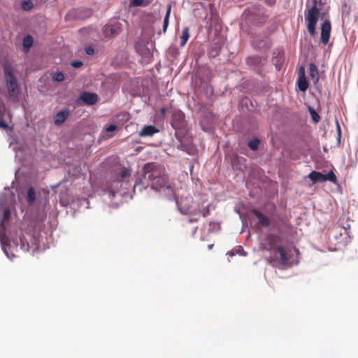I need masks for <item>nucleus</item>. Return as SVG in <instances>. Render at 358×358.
<instances>
[{
  "instance_id": "13",
  "label": "nucleus",
  "mask_w": 358,
  "mask_h": 358,
  "mask_svg": "<svg viewBox=\"0 0 358 358\" xmlns=\"http://www.w3.org/2000/svg\"><path fill=\"white\" fill-rule=\"evenodd\" d=\"M159 129L155 126L148 125L144 127L139 132L140 136H152L155 134L157 133Z\"/></svg>"
},
{
  "instance_id": "33",
  "label": "nucleus",
  "mask_w": 358,
  "mask_h": 358,
  "mask_svg": "<svg viewBox=\"0 0 358 358\" xmlns=\"http://www.w3.org/2000/svg\"><path fill=\"white\" fill-rule=\"evenodd\" d=\"M266 3L269 6H273L275 4L276 0H265Z\"/></svg>"
},
{
  "instance_id": "24",
  "label": "nucleus",
  "mask_w": 358,
  "mask_h": 358,
  "mask_svg": "<svg viewBox=\"0 0 358 358\" xmlns=\"http://www.w3.org/2000/svg\"><path fill=\"white\" fill-rule=\"evenodd\" d=\"M323 176H324V182L327 181V180L333 182H336V176L332 171H330L327 174H323Z\"/></svg>"
},
{
  "instance_id": "20",
  "label": "nucleus",
  "mask_w": 358,
  "mask_h": 358,
  "mask_svg": "<svg viewBox=\"0 0 358 358\" xmlns=\"http://www.w3.org/2000/svg\"><path fill=\"white\" fill-rule=\"evenodd\" d=\"M118 176L122 180H125L127 178H129L131 176V171L129 169L126 167H122L120 169V171L117 173Z\"/></svg>"
},
{
  "instance_id": "26",
  "label": "nucleus",
  "mask_w": 358,
  "mask_h": 358,
  "mask_svg": "<svg viewBox=\"0 0 358 358\" xmlns=\"http://www.w3.org/2000/svg\"><path fill=\"white\" fill-rule=\"evenodd\" d=\"M309 112L311 115L312 120L315 122L317 123L320 120V115L317 114V113L314 109H313L311 108H309Z\"/></svg>"
},
{
  "instance_id": "12",
  "label": "nucleus",
  "mask_w": 358,
  "mask_h": 358,
  "mask_svg": "<svg viewBox=\"0 0 358 358\" xmlns=\"http://www.w3.org/2000/svg\"><path fill=\"white\" fill-rule=\"evenodd\" d=\"M69 115L68 110H63L56 114L54 118V122L56 125L59 126L62 124L67 119Z\"/></svg>"
},
{
  "instance_id": "29",
  "label": "nucleus",
  "mask_w": 358,
  "mask_h": 358,
  "mask_svg": "<svg viewBox=\"0 0 358 358\" xmlns=\"http://www.w3.org/2000/svg\"><path fill=\"white\" fill-rule=\"evenodd\" d=\"M0 128L3 129H6L8 128V124L1 117H0Z\"/></svg>"
},
{
  "instance_id": "5",
  "label": "nucleus",
  "mask_w": 358,
  "mask_h": 358,
  "mask_svg": "<svg viewBox=\"0 0 358 358\" xmlns=\"http://www.w3.org/2000/svg\"><path fill=\"white\" fill-rule=\"evenodd\" d=\"M280 241V238L275 234H269L266 237V243L261 244V249L270 252L275 251L278 247L277 244Z\"/></svg>"
},
{
  "instance_id": "1",
  "label": "nucleus",
  "mask_w": 358,
  "mask_h": 358,
  "mask_svg": "<svg viewBox=\"0 0 358 358\" xmlns=\"http://www.w3.org/2000/svg\"><path fill=\"white\" fill-rule=\"evenodd\" d=\"M138 185H150L151 188L169 200L175 199V185L169 180L164 169L152 163H147L143 167L142 178L136 180L135 187Z\"/></svg>"
},
{
  "instance_id": "35",
  "label": "nucleus",
  "mask_w": 358,
  "mask_h": 358,
  "mask_svg": "<svg viewBox=\"0 0 358 358\" xmlns=\"http://www.w3.org/2000/svg\"><path fill=\"white\" fill-rule=\"evenodd\" d=\"M213 246H214V244H210L208 245V249L211 250L213 248Z\"/></svg>"
},
{
  "instance_id": "28",
  "label": "nucleus",
  "mask_w": 358,
  "mask_h": 358,
  "mask_svg": "<svg viewBox=\"0 0 358 358\" xmlns=\"http://www.w3.org/2000/svg\"><path fill=\"white\" fill-rule=\"evenodd\" d=\"M10 216V211L8 208L3 210V221H8Z\"/></svg>"
},
{
  "instance_id": "14",
  "label": "nucleus",
  "mask_w": 358,
  "mask_h": 358,
  "mask_svg": "<svg viewBox=\"0 0 358 358\" xmlns=\"http://www.w3.org/2000/svg\"><path fill=\"white\" fill-rule=\"evenodd\" d=\"M297 85H298L299 89L301 92H305L308 88V81H307L306 78L305 76V70H304V69H302V75H299V79H298V81H297Z\"/></svg>"
},
{
  "instance_id": "9",
  "label": "nucleus",
  "mask_w": 358,
  "mask_h": 358,
  "mask_svg": "<svg viewBox=\"0 0 358 358\" xmlns=\"http://www.w3.org/2000/svg\"><path fill=\"white\" fill-rule=\"evenodd\" d=\"M80 99L87 105H94L98 101V96L95 93L83 92Z\"/></svg>"
},
{
  "instance_id": "22",
  "label": "nucleus",
  "mask_w": 358,
  "mask_h": 358,
  "mask_svg": "<svg viewBox=\"0 0 358 358\" xmlns=\"http://www.w3.org/2000/svg\"><path fill=\"white\" fill-rule=\"evenodd\" d=\"M150 1L145 0H131L130 3L131 6H146L149 5Z\"/></svg>"
},
{
  "instance_id": "34",
  "label": "nucleus",
  "mask_w": 358,
  "mask_h": 358,
  "mask_svg": "<svg viewBox=\"0 0 358 358\" xmlns=\"http://www.w3.org/2000/svg\"><path fill=\"white\" fill-rule=\"evenodd\" d=\"M85 52L87 55H92L94 52L93 48L92 47H88L85 49Z\"/></svg>"
},
{
  "instance_id": "23",
  "label": "nucleus",
  "mask_w": 358,
  "mask_h": 358,
  "mask_svg": "<svg viewBox=\"0 0 358 358\" xmlns=\"http://www.w3.org/2000/svg\"><path fill=\"white\" fill-rule=\"evenodd\" d=\"M22 8L25 11L31 10L34 7V3L31 0H25L22 2Z\"/></svg>"
},
{
  "instance_id": "27",
  "label": "nucleus",
  "mask_w": 358,
  "mask_h": 358,
  "mask_svg": "<svg viewBox=\"0 0 358 358\" xmlns=\"http://www.w3.org/2000/svg\"><path fill=\"white\" fill-rule=\"evenodd\" d=\"M52 80L57 82H62L64 80V75L60 71L56 72L52 76Z\"/></svg>"
},
{
  "instance_id": "21",
  "label": "nucleus",
  "mask_w": 358,
  "mask_h": 358,
  "mask_svg": "<svg viewBox=\"0 0 358 358\" xmlns=\"http://www.w3.org/2000/svg\"><path fill=\"white\" fill-rule=\"evenodd\" d=\"M33 38L28 35L26 36L23 39V46L24 49L29 50L33 45Z\"/></svg>"
},
{
  "instance_id": "32",
  "label": "nucleus",
  "mask_w": 358,
  "mask_h": 358,
  "mask_svg": "<svg viewBox=\"0 0 358 358\" xmlns=\"http://www.w3.org/2000/svg\"><path fill=\"white\" fill-rule=\"evenodd\" d=\"M191 216L192 217L189 219V222L191 223L197 222L200 218V215H191Z\"/></svg>"
},
{
  "instance_id": "37",
  "label": "nucleus",
  "mask_w": 358,
  "mask_h": 358,
  "mask_svg": "<svg viewBox=\"0 0 358 358\" xmlns=\"http://www.w3.org/2000/svg\"><path fill=\"white\" fill-rule=\"evenodd\" d=\"M161 111L164 114V113H165L166 109L164 108H162Z\"/></svg>"
},
{
  "instance_id": "6",
  "label": "nucleus",
  "mask_w": 358,
  "mask_h": 358,
  "mask_svg": "<svg viewBox=\"0 0 358 358\" xmlns=\"http://www.w3.org/2000/svg\"><path fill=\"white\" fill-rule=\"evenodd\" d=\"M171 124L175 129H185L186 122L184 113L180 110L175 111L172 115Z\"/></svg>"
},
{
  "instance_id": "7",
  "label": "nucleus",
  "mask_w": 358,
  "mask_h": 358,
  "mask_svg": "<svg viewBox=\"0 0 358 358\" xmlns=\"http://www.w3.org/2000/svg\"><path fill=\"white\" fill-rule=\"evenodd\" d=\"M331 31V22L329 20H325L321 27V41L324 45L329 43Z\"/></svg>"
},
{
  "instance_id": "2",
  "label": "nucleus",
  "mask_w": 358,
  "mask_h": 358,
  "mask_svg": "<svg viewBox=\"0 0 358 358\" xmlns=\"http://www.w3.org/2000/svg\"><path fill=\"white\" fill-rule=\"evenodd\" d=\"M307 9L305 11V20L307 24V30L313 37L317 34L316 26L319 18L323 17V15L320 13V8L318 7L317 0H311L307 1Z\"/></svg>"
},
{
  "instance_id": "4",
  "label": "nucleus",
  "mask_w": 358,
  "mask_h": 358,
  "mask_svg": "<svg viewBox=\"0 0 358 358\" xmlns=\"http://www.w3.org/2000/svg\"><path fill=\"white\" fill-rule=\"evenodd\" d=\"M178 210L182 214L196 215L197 208L196 203L194 202L192 196H181L180 199L176 197L175 194V199Z\"/></svg>"
},
{
  "instance_id": "31",
  "label": "nucleus",
  "mask_w": 358,
  "mask_h": 358,
  "mask_svg": "<svg viewBox=\"0 0 358 358\" xmlns=\"http://www.w3.org/2000/svg\"><path fill=\"white\" fill-rule=\"evenodd\" d=\"M117 129V126L115 124H110L108 127H106V130L108 132H112Z\"/></svg>"
},
{
  "instance_id": "40",
  "label": "nucleus",
  "mask_w": 358,
  "mask_h": 358,
  "mask_svg": "<svg viewBox=\"0 0 358 358\" xmlns=\"http://www.w3.org/2000/svg\"><path fill=\"white\" fill-rule=\"evenodd\" d=\"M294 250L298 253L299 250L296 248H294Z\"/></svg>"
},
{
  "instance_id": "30",
  "label": "nucleus",
  "mask_w": 358,
  "mask_h": 358,
  "mask_svg": "<svg viewBox=\"0 0 358 358\" xmlns=\"http://www.w3.org/2000/svg\"><path fill=\"white\" fill-rule=\"evenodd\" d=\"M83 65V62L80 61H73L71 62V66L75 68H79Z\"/></svg>"
},
{
  "instance_id": "3",
  "label": "nucleus",
  "mask_w": 358,
  "mask_h": 358,
  "mask_svg": "<svg viewBox=\"0 0 358 358\" xmlns=\"http://www.w3.org/2000/svg\"><path fill=\"white\" fill-rule=\"evenodd\" d=\"M3 71L8 90V96L13 102L18 101V85L16 78L13 73V67L9 64L3 65Z\"/></svg>"
},
{
  "instance_id": "18",
  "label": "nucleus",
  "mask_w": 358,
  "mask_h": 358,
  "mask_svg": "<svg viewBox=\"0 0 358 358\" xmlns=\"http://www.w3.org/2000/svg\"><path fill=\"white\" fill-rule=\"evenodd\" d=\"M308 177L314 182H324L323 174L320 172L313 171L309 173Z\"/></svg>"
},
{
  "instance_id": "10",
  "label": "nucleus",
  "mask_w": 358,
  "mask_h": 358,
  "mask_svg": "<svg viewBox=\"0 0 358 358\" xmlns=\"http://www.w3.org/2000/svg\"><path fill=\"white\" fill-rule=\"evenodd\" d=\"M252 214L255 215L259 221V222L264 227H269L271 225V222L268 218L263 214L262 212L259 211L257 209H252L251 210Z\"/></svg>"
},
{
  "instance_id": "19",
  "label": "nucleus",
  "mask_w": 358,
  "mask_h": 358,
  "mask_svg": "<svg viewBox=\"0 0 358 358\" xmlns=\"http://www.w3.org/2000/svg\"><path fill=\"white\" fill-rule=\"evenodd\" d=\"M171 10V6L169 5L166 9V15L164 19L163 32L165 33L167 30V27L169 23V17Z\"/></svg>"
},
{
  "instance_id": "8",
  "label": "nucleus",
  "mask_w": 358,
  "mask_h": 358,
  "mask_svg": "<svg viewBox=\"0 0 358 358\" xmlns=\"http://www.w3.org/2000/svg\"><path fill=\"white\" fill-rule=\"evenodd\" d=\"M280 255L279 262L282 266H287L289 264L291 259V255L281 245L276 248V250Z\"/></svg>"
},
{
  "instance_id": "39",
  "label": "nucleus",
  "mask_w": 358,
  "mask_h": 358,
  "mask_svg": "<svg viewBox=\"0 0 358 358\" xmlns=\"http://www.w3.org/2000/svg\"><path fill=\"white\" fill-rule=\"evenodd\" d=\"M4 252H5L6 255V256L9 257L8 254L7 253V252H6V250L5 249H4Z\"/></svg>"
},
{
  "instance_id": "36",
  "label": "nucleus",
  "mask_w": 358,
  "mask_h": 358,
  "mask_svg": "<svg viewBox=\"0 0 358 358\" xmlns=\"http://www.w3.org/2000/svg\"><path fill=\"white\" fill-rule=\"evenodd\" d=\"M302 69H304L303 66H301L299 69V75H302Z\"/></svg>"
},
{
  "instance_id": "11",
  "label": "nucleus",
  "mask_w": 358,
  "mask_h": 358,
  "mask_svg": "<svg viewBox=\"0 0 358 358\" xmlns=\"http://www.w3.org/2000/svg\"><path fill=\"white\" fill-rule=\"evenodd\" d=\"M309 76L314 84H316L320 79V74L317 66L315 64H310L308 66Z\"/></svg>"
},
{
  "instance_id": "25",
  "label": "nucleus",
  "mask_w": 358,
  "mask_h": 358,
  "mask_svg": "<svg viewBox=\"0 0 358 358\" xmlns=\"http://www.w3.org/2000/svg\"><path fill=\"white\" fill-rule=\"evenodd\" d=\"M259 140L258 138H255L248 142V147L253 151H256L258 150L259 145Z\"/></svg>"
},
{
  "instance_id": "15",
  "label": "nucleus",
  "mask_w": 358,
  "mask_h": 358,
  "mask_svg": "<svg viewBox=\"0 0 358 358\" xmlns=\"http://www.w3.org/2000/svg\"><path fill=\"white\" fill-rule=\"evenodd\" d=\"M210 204L207 203L206 205H204V202L202 203H196V208H197V215H202L203 217H206L210 212Z\"/></svg>"
},
{
  "instance_id": "38",
  "label": "nucleus",
  "mask_w": 358,
  "mask_h": 358,
  "mask_svg": "<svg viewBox=\"0 0 358 358\" xmlns=\"http://www.w3.org/2000/svg\"><path fill=\"white\" fill-rule=\"evenodd\" d=\"M338 132L340 133L341 132V128H340V126H339L338 124Z\"/></svg>"
},
{
  "instance_id": "17",
  "label": "nucleus",
  "mask_w": 358,
  "mask_h": 358,
  "mask_svg": "<svg viewBox=\"0 0 358 358\" xmlns=\"http://www.w3.org/2000/svg\"><path fill=\"white\" fill-rule=\"evenodd\" d=\"M36 200V191L33 187H30L27 193V201L29 205L34 204Z\"/></svg>"
},
{
  "instance_id": "16",
  "label": "nucleus",
  "mask_w": 358,
  "mask_h": 358,
  "mask_svg": "<svg viewBox=\"0 0 358 358\" xmlns=\"http://www.w3.org/2000/svg\"><path fill=\"white\" fill-rule=\"evenodd\" d=\"M189 38V28L188 27H185L183 28L182 31V35L180 36V45L181 47H184L187 41Z\"/></svg>"
}]
</instances>
